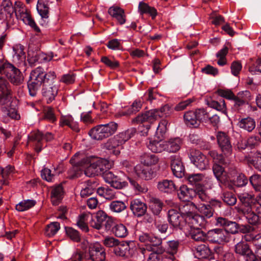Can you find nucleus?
I'll use <instances>...</instances> for the list:
<instances>
[{
  "instance_id": "nucleus-1",
  "label": "nucleus",
  "mask_w": 261,
  "mask_h": 261,
  "mask_svg": "<svg viewBox=\"0 0 261 261\" xmlns=\"http://www.w3.org/2000/svg\"><path fill=\"white\" fill-rule=\"evenodd\" d=\"M82 160V164L85 168V174L89 177L107 172L113 165L112 162L107 159L93 156H80Z\"/></svg>"
},
{
  "instance_id": "nucleus-2",
  "label": "nucleus",
  "mask_w": 261,
  "mask_h": 261,
  "mask_svg": "<svg viewBox=\"0 0 261 261\" xmlns=\"http://www.w3.org/2000/svg\"><path fill=\"white\" fill-rule=\"evenodd\" d=\"M139 240L141 242L145 243V247L141 248V252L144 255L149 254L148 261L156 259L157 254L163 253L164 248L161 246L162 240L161 239L153 236L152 234L142 232L138 236Z\"/></svg>"
},
{
  "instance_id": "nucleus-3",
  "label": "nucleus",
  "mask_w": 261,
  "mask_h": 261,
  "mask_svg": "<svg viewBox=\"0 0 261 261\" xmlns=\"http://www.w3.org/2000/svg\"><path fill=\"white\" fill-rule=\"evenodd\" d=\"M187 179L190 184L194 186L197 192L196 197L202 201H207L209 198L206 191L213 187L214 184L212 178L205 176L203 174L197 173L189 175Z\"/></svg>"
},
{
  "instance_id": "nucleus-4",
  "label": "nucleus",
  "mask_w": 261,
  "mask_h": 261,
  "mask_svg": "<svg viewBox=\"0 0 261 261\" xmlns=\"http://www.w3.org/2000/svg\"><path fill=\"white\" fill-rule=\"evenodd\" d=\"M136 130L134 128L120 133L109 139L103 144V148L108 153L117 156L120 153L123 145L134 136Z\"/></svg>"
},
{
  "instance_id": "nucleus-5",
  "label": "nucleus",
  "mask_w": 261,
  "mask_h": 261,
  "mask_svg": "<svg viewBox=\"0 0 261 261\" xmlns=\"http://www.w3.org/2000/svg\"><path fill=\"white\" fill-rule=\"evenodd\" d=\"M44 70L41 67L36 68L30 73L28 87L30 94L32 96L36 95L37 91L44 82Z\"/></svg>"
},
{
  "instance_id": "nucleus-6",
  "label": "nucleus",
  "mask_w": 261,
  "mask_h": 261,
  "mask_svg": "<svg viewBox=\"0 0 261 261\" xmlns=\"http://www.w3.org/2000/svg\"><path fill=\"white\" fill-rule=\"evenodd\" d=\"M0 73L5 74L11 83L15 85H20L23 81V76L20 70L9 63L0 65Z\"/></svg>"
},
{
  "instance_id": "nucleus-7",
  "label": "nucleus",
  "mask_w": 261,
  "mask_h": 261,
  "mask_svg": "<svg viewBox=\"0 0 261 261\" xmlns=\"http://www.w3.org/2000/svg\"><path fill=\"white\" fill-rule=\"evenodd\" d=\"M12 92L9 83L4 78L0 77V105L6 107L13 106Z\"/></svg>"
},
{
  "instance_id": "nucleus-8",
  "label": "nucleus",
  "mask_w": 261,
  "mask_h": 261,
  "mask_svg": "<svg viewBox=\"0 0 261 261\" xmlns=\"http://www.w3.org/2000/svg\"><path fill=\"white\" fill-rule=\"evenodd\" d=\"M209 154L213 159L215 162V163L213 166V171L214 174L217 179L222 182V179L221 178L224 176V169L217 163L222 164L223 165H225L227 163L224 159L223 155L222 154H218L215 150L210 151L209 152Z\"/></svg>"
},
{
  "instance_id": "nucleus-9",
  "label": "nucleus",
  "mask_w": 261,
  "mask_h": 261,
  "mask_svg": "<svg viewBox=\"0 0 261 261\" xmlns=\"http://www.w3.org/2000/svg\"><path fill=\"white\" fill-rule=\"evenodd\" d=\"M206 239L213 243H225L229 242L230 234L223 229L215 228L207 232Z\"/></svg>"
},
{
  "instance_id": "nucleus-10",
  "label": "nucleus",
  "mask_w": 261,
  "mask_h": 261,
  "mask_svg": "<svg viewBox=\"0 0 261 261\" xmlns=\"http://www.w3.org/2000/svg\"><path fill=\"white\" fill-rule=\"evenodd\" d=\"M84 156L83 153H76L70 160V163L73 165L72 167L68 171V177L74 178L81 176L82 171L86 169V168L81 164L82 160L80 156Z\"/></svg>"
},
{
  "instance_id": "nucleus-11",
  "label": "nucleus",
  "mask_w": 261,
  "mask_h": 261,
  "mask_svg": "<svg viewBox=\"0 0 261 261\" xmlns=\"http://www.w3.org/2000/svg\"><path fill=\"white\" fill-rule=\"evenodd\" d=\"M158 119L159 115L157 114L156 109H152L139 115L132 120V122L134 123H148L146 125V129L148 130L150 128L151 124Z\"/></svg>"
},
{
  "instance_id": "nucleus-12",
  "label": "nucleus",
  "mask_w": 261,
  "mask_h": 261,
  "mask_svg": "<svg viewBox=\"0 0 261 261\" xmlns=\"http://www.w3.org/2000/svg\"><path fill=\"white\" fill-rule=\"evenodd\" d=\"M15 15L18 19L22 20L24 23L30 25L36 32H40L39 27L34 20L32 19L29 12L24 6L21 5L16 9Z\"/></svg>"
},
{
  "instance_id": "nucleus-13",
  "label": "nucleus",
  "mask_w": 261,
  "mask_h": 261,
  "mask_svg": "<svg viewBox=\"0 0 261 261\" xmlns=\"http://www.w3.org/2000/svg\"><path fill=\"white\" fill-rule=\"evenodd\" d=\"M216 137L218 144L222 153L226 156L231 155L232 147L230 138L228 135L224 132H219L216 135Z\"/></svg>"
},
{
  "instance_id": "nucleus-14",
  "label": "nucleus",
  "mask_w": 261,
  "mask_h": 261,
  "mask_svg": "<svg viewBox=\"0 0 261 261\" xmlns=\"http://www.w3.org/2000/svg\"><path fill=\"white\" fill-rule=\"evenodd\" d=\"M234 252L236 254L243 256L247 261H254L255 255L249 245L245 242L240 241L234 246Z\"/></svg>"
},
{
  "instance_id": "nucleus-15",
  "label": "nucleus",
  "mask_w": 261,
  "mask_h": 261,
  "mask_svg": "<svg viewBox=\"0 0 261 261\" xmlns=\"http://www.w3.org/2000/svg\"><path fill=\"white\" fill-rule=\"evenodd\" d=\"M105 250L99 243L96 242L90 246L88 258L98 261H105Z\"/></svg>"
},
{
  "instance_id": "nucleus-16",
  "label": "nucleus",
  "mask_w": 261,
  "mask_h": 261,
  "mask_svg": "<svg viewBox=\"0 0 261 261\" xmlns=\"http://www.w3.org/2000/svg\"><path fill=\"white\" fill-rule=\"evenodd\" d=\"M105 181L115 189H120L126 186V182L111 171L105 172L103 175Z\"/></svg>"
},
{
  "instance_id": "nucleus-17",
  "label": "nucleus",
  "mask_w": 261,
  "mask_h": 261,
  "mask_svg": "<svg viewBox=\"0 0 261 261\" xmlns=\"http://www.w3.org/2000/svg\"><path fill=\"white\" fill-rule=\"evenodd\" d=\"M190 158L194 165L201 170H205L208 167V160L199 151H195L193 154H191Z\"/></svg>"
},
{
  "instance_id": "nucleus-18",
  "label": "nucleus",
  "mask_w": 261,
  "mask_h": 261,
  "mask_svg": "<svg viewBox=\"0 0 261 261\" xmlns=\"http://www.w3.org/2000/svg\"><path fill=\"white\" fill-rule=\"evenodd\" d=\"M162 138L160 136H156L154 138L148 139L147 142L148 148L152 152L155 153H160L163 151H166L165 140H163Z\"/></svg>"
},
{
  "instance_id": "nucleus-19",
  "label": "nucleus",
  "mask_w": 261,
  "mask_h": 261,
  "mask_svg": "<svg viewBox=\"0 0 261 261\" xmlns=\"http://www.w3.org/2000/svg\"><path fill=\"white\" fill-rule=\"evenodd\" d=\"M185 222L187 224L185 229L187 230L200 228V227L204 226L205 223L203 216L195 214V213L191 216L187 217Z\"/></svg>"
},
{
  "instance_id": "nucleus-20",
  "label": "nucleus",
  "mask_w": 261,
  "mask_h": 261,
  "mask_svg": "<svg viewBox=\"0 0 261 261\" xmlns=\"http://www.w3.org/2000/svg\"><path fill=\"white\" fill-rule=\"evenodd\" d=\"M168 221L174 227L182 229L186 224L184 217L180 213L174 209L168 211Z\"/></svg>"
},
{
  "instance_id": "nucleus-21",
  "label": "nucleus",
  "mask_w": 261,
  "mask_h": 261,
  "mask_svg": "<svg viewBox=\"0 0 261 261\" xmlns=\"http://www.w3.org/2000/svg\"><path fill=\"white\" fill-rule=\"evenodd\" d=\"M131 172L132 176L144 180H149L152 178L153 173L151 170L144 167L141 165H137L134 167ZM129 172V171H128Z\"/></svg>"
},
{
  "instance_id": "nucleus-22",
  "label": "nucleus",
  "mask_w": 261,
  "mask_h": 261,
  "mask_svg": "<svg viewBox=\"0 0 261 261\" xmlns=\"http://www.w3.org/2000/svg\"><path fill=\"white\" fill-rule=\"evenodd\" d=\"M130 208L135 216L140 217L147 212V206L141 199L136 198L131 201Z\"/></svg>"
},
{
  "instance_id": "nucleus-23",
  "label": "nucleus",
  "mask_w": 261,
  "mask_h": 261,
  "mask_svg": "<svg viewBox=\"0 0 261 261\" xmlns=\"http://www.w3.org/2000/svg\"><path fill=\"white\" fill-rule=\"evenodd\" d=\"M182 144L183 141L180 138H170L165 140L166 151L168 153H176L180 149Z\"/></svg>"
},
{
  "instance_id": "nucleus-24",
  "label": "nucleus",
  "mask_w": 261,
  "mask_h": 261,
  "mask_svg": "<svg viewBox=\"0 0 261 261\" xmlns=\"http://www.w3.org/2000/svg\"><path fill=\"white\" fill-rule=\"evenodd\" d=\"M107 214L102 211H98L94 216L91 215L90 225L93 228L100 229L105 220H107Z\"/></svg>"
},
{
  "instance_id": "nucleus-25",
  "label": "nucleus",
  "mask_w": 261,
  "mask_h": 261,
  "mask_svg": "<svg viewBox=\"0 0 261 261\" xmlns=\"http://www.w3.org/2000/svg\"><path fill=\"white\" fill-rule=\"evenodd\" d=\"M12 58L13 62L16 64H20L24 62L25 55L24 47L20 44L13 45L12 47Z\"/></svg>"
},
{
  "instance_id": "nucleus-26",
  "label": "nucleus",
  "mask_w": 261,
  "mask_h": 261,
  "mask_svg": "<svg viewBox=\"0 0 261 261\" xmlns=\"http://www.w3.org/2000/svg\"><path fill=\"white\" fill-rule=\"evenodd\" d=\"M171 167L174 175L176 177H181L184 175L185 167L179 158L171 156Z\"/></svg>"
},
{
  "instance_id": "nucleus-27",
  "label": "nucleus",
  "mask_w": 261,
  "mask_h": 261,
  "mask_svg": "<svg viewBox=\"0 0 261 261\" xmlns=\"http://www.w3.org/2000/svg\"><path fill=\"white\" fill-rule=\"evenodd\" d=\"M44 88L42 90L43 96L46 98L47 102L49 103L51 102L57 96L58 91V88L55 84L43 85Z\"/></svg>"
},
{
  "instance_id": "nucleus-28",
  "label": "nucleus",
  "mask_w": 261,
  "mask_h": 261,
  "mask_svg": "<svg viewBox=\"0 0 261 261\" xmlns=\"http://www.w3.org/2000/svg\"><path fill=\"white\" fill-rule=\"evenodd\" d=\"M238 197L244 207L243 209H248V211H250V208L253 207L255 203V199L253 195L244 192L239 194Z\"/></svg>"
},
{
  "instance_id": "nucleus-29",
  "label": "nucleus",
  "mask_w": 261,
  "mask_h": 261,
  "mask_svg": "<svg viewBox=\"0 0 261 261\" xmlns=\"http://www.w3.org/2000/svg\"><path fill=\"white\" fill-rule=\"evenodd\" d=\"M108 13L115 18L120 24H123L126 21L124 10L118 6L111 7L108 10Z\"/></svg>"
},
{
  "instance_id": "nucleus-30",
  "label": "nucleus",
  "mask_w": 261,
  "mask_h": 261,
  "mask_svg": "<svg viewBox=\"0 0 261 261\" xmlns=\"http://www.w3.org/2000/svg\"><path fill=\"white\" fill-rule=\"evenodd\" d=\"M197 207L192 202H189L181 204L179 207V211L181 215L184 217L185 221L187 217L194 215Z\"/></svg>"
},
{
  "instance_id": "nucleus-31",
  "label": "nucleus",
  "mask_w": 261,
  "mask_h": 261,
  "mask_svg": "<svg viewBox=\"0 0 261 261\" xmlns=\"http://www.w3.org/2000/svg\"><path fill=\"white\" fill-rule=\"evenodd\" d=\"M29 141L33 142L35 145V149L37 152L41 150L43 146V134L38 130L32 132L28 136Z\"/></svg>"
},
{
  "instance_id": "nucleus-32",
  "label": "nucleus",
  "mask_w": 261,
  "mask_h": 261,
  "mask_svg": "<svg viewBox=\"0 0 261 261\" xmlns=\"http://www.w3.org/2000/svg\"><path fill=\"white\" fill-rule=\"evenodd\" d=\"M157 186L160 191L165 193H171L177 188L174 181L169 179H163L159 181Z\"/></svg>"
},
{
  "instance_id": "nucleus-33",
  "label": "nucleus",
  "mask_w": 261,
  "mask_h": 261,
  "mask_svg": "<svg viewBox=\"0 0 261 261\" xmlns=\"http://www.w3.org/2000/svg\"><path fill=\"white\" fill-rule=\"evenodd\" d=\"M168 247L165 251L164 249L163 253L160 254H157L159 257L164 258L165 256L166 257H169L172 255L174 256V254L176 253L178 247V242L176 241H170L167 242Z\"/></svg>"
},
{
  "instance_id": "nucleus-34",
  "label": "nucleus",
  "mask_w": 261,
  "mask_h": 261,
  "mask_svg": "<svg viewBox=\"0 0 261 261\" xmlns=\"http://www.w3.org/2000/svg\"><path fill=\"white\" fill-rule=\"evenodd\" d=\"M89 135L92 139L95 140H101L108 138L103 124L98 125L91 129Z\"/></svg>"
},
{
  "instance_id": "nucleus-35",
  "label": "nucleus",
  "mask_w": 261,
  "mask_h": 261,
  "mask_svg": "<svg viewBox=\"0 0 261 261\" xmlns=\"http://www.w3.org/2000/svg\"><path fill=\"white\" fill-rule=\"evenodd\" d=\"M184 119L187 125L197 127L199 125V121L196 111H189L185 113Z\"/></svg>"
},
{
  "instance_id": "nucleus-36",
  "label": "nucleus",
  "mask_w": 261,
  "mask_h": 261,
  "mask_svg": "<svg viewBox=\"0 0 261 261\" xmlns=\"http://www.w3.org/2000/svg\"><path fill=\"white\" fill-rule=\"evenodd\" d=\"M129 243L119 242V244L114 248V252L117 256L124 257L129 255Z\"/></svg>"
},
{
  "instance_id": "nucleus-37",
  "label": "nucleus",
  "mask_w": 261,
  "mask_h": 261,
  "mask_svg": "<svg viewBox=\"0 0 261 261\" xmlns=\"http://www.w3.org/2000/svg\"><path fill=\"white\" fill-rule=\"evenodd\" d=\"M113 233L119 238H124L128 234L126 226L122 223H115L112 228Z\"/></svg>"
},
{
  "instance_id": "nucleus-38",
  "label": "nucleus",
  "mask_w": 261,
  "mask_h": 261,
  "mask_svg": "<svg viewBox=\"0 0 261 261\" xmlns=\"http://www.w3.org/2000/svg\"><path fill=\"white\" fill-rule=\"evenodd\" d=\"M193 190L189 189L187 186L182 185L180 187L178 192L179 198L184 201H189L192 198Z\"/></svg>"
},
{
  "instance_id": "nucleus-39",
  "label": "nucleus",
  "mask_w": 261,
  "mask_h": 261,
  "mask_svg": "<svg viewBox=\"0 0 261 261\" xmlns=\"http://www.w3.org/2000/svg\"><path fill=\"white\" fill-rule=\"evenodd\" d=\"M194 254L197 257L206 258L210 255L211 250L204 244H200L194 247Z\"/></svg>"
},
{
  "instance_id": "nucleus-40",
  "label": "nucleus",
  "mask_w": 261,
  "mask_h": 261,
  "mask_svg": "<svg viewBox=\"0 0 261 261\" xmlns=\"http://www.w3.org/2000/svg\"><path fill=\"white\" fill-rule=\"evenodd\" d=\"M60 124L61 126L67 125L75 132H79V128L77 124L74 122L73 119L71 116H62L60 121Z\"/></svg>"
},
{
  "instance_id": "nucleus-41",
  "label": "nucleus",
  "mask_w": 261,
  "mask_h": 261,
  "mask_svg": "<svg viewBox=\"0 0 261 261\" xmlns=\"http://www.w3.org/2000/svg\"><path fill=\"white\" fill-rule=\"evenodd\" d=\"M239 126L248 132H251L255 127L254 120L250 117L241 119L239 122Z\"/></svg>"
},
{
  "instance_id": "nucleus-42",
  "label": "nucleus",
  "mask_w": 261,
  "mask_h": 261,
  "mask_svg": "<svg viewBox=\"0 0 261 261\" xmlns=\"http://www.w3.org/2000/svg\"><path fill=\"white\" fill-rule=\"evenodd\" d=\"M163 207L162 202L159 199L152 197L150 199L149 207L153 214L159 215Z\"/></svg>"
},
{
  "instance_id": "nucleus-43",
  "label": "nucleus",
  "mask_w": 261,
  "mask_h": 261,
  "mask_svg": "<svg viewBox=\"0 0 261 261\" xmlns=\"http://www.w3.org/2000/svg\"><path fill=\"white\" fill-rule=\"evenodd\" d=\"M63 195V188L61 186H58L54 187L51 193V199L54 205L58 204L62 199Z\"/></svg>"
},
{
  "instance_id": "nucleus-44",
  "label": "nucleus",
  "mask_w": 261,
  "mask_h": 261,
  "mask_svg": "<svg viewBox=\"0 0 261 261\" xmlns=\"http://www.w3.org/2000/svg\"><path fill=\"white\" fill-rule=\"evenodd\" d=\"M188 230L189 236L196 241L204 242L206 239V235L200 228H192Z\"/></svg>"
},
{
  "instance_id": "nucleus-45",
  "label": "nucleus",
  "mask_w": 261,
  "mask_h": 261,
  "mask_svg": "<svg viewBox=\"0 0 261 261\" xmlns=\"http://www.w3.org/2000/svg\"><path fill=\"white\" fill-rule=\"evenodd\" d=\"M159 162V158L155 154L145 153L141 156V162L146 166L156 164Z\"/></svg>"
},
{
  "instance_id": "nucleus-46",
  "label": "nucleus",
  "mask_w": 261,
  "mask_h": 261,
  "mask_svg": "<svg viewBox=\"0 0 261 261\" xmlns=\"http://www.w3.org/2000/svg\"><path fill=\"white\" fill-rule=\"evenodd\" d=\"M37 10L42 18H47L48 17L49 8L44 0L38 1Z\"/></svg>"
},
{
  "instance_id": "nucleus-47",
  "label": "nucleus",
  "mask_w": 261,
  "mask_h": 261,
  "mask_svg": "<svg viewBox=\"0 0 261 261\" xmlns=\"http://www.w3.org/2000/svg\"><path fill=\"white\" fill-rule=\"evenodd\" d=\"M197 209L203 217L209 218L213 215L214 210L208 204L200 203L198 205Z\"/></svg>"
},
{
  "instance_id": "nucleus-48",
  "label": "nucleus",
  "mask_w": 261,
  "mask_h": 261,
  "mask_svg": "<svg viewBox=\"0 0 261 261\" xmlns=\"http://www.w3.org/2000/svg\"><path fill=\"white\" fill-rule=\"evenodd\" d=\"M58 174L59 172H57L55 169L53 171L48 168H44L41 171V175L42 178L47 181L53 182L55 179V176Z\"/></svg>"
},
{
  "instance_id": "nucleus-49",
  "label": "nucleus",
  "mask_w": 261,
  "mask_h": 261,
  "mask_svg": "<svg viewBox=\"0 0 261 261\" xmlns=\"http://www.w3.org/2000/svg\"><path fill=\"white\" fill-rule=\"evenodd\" d=\"M2 13H6V19L11 17L14 12L12 4L10 0H3L1 5Z\"/></svg>"
},
{
  "instance_id": "nucleus-50",
  "label": "nucleus",
  "mask_w": 261,
  "mask_h": 261,
  "mask_svg": "<svg viewBox=\"0 0 261 261\" xmlns=\"http://www.w3.org/2000/svg\"><path fill=\"white\" fill-rule=\"evenodd\" d=\"M109 207L111 211L115 213H120L126 208L124 202L120 200H115L112 201L109 204Z\"/></svg>"
},
{
  "instance_id": "nucleus-51",
  "label": "nucleus",
  "mask_w": 261,
  "mask_h": 261,
  "mask_svg": "<svg viewBox=\"0 0 261 261\" xmlns=\"http://www.w3.org/2000/svg\"><path fill=\"white\" fill-rule=\"evenodd\" d=\"M60 228L59 223L57 222H51L47 225L45 234L49 237H53L55 235Z\"/></svg>"
},
{
  "instance_id": "nucleus-52",
  "label": "nucleus",
  "mask_w": 261,
  "mask_h": 261,
  "mask_svg": "<svg viewBox=\"0 0 261 261\" xmlns=\"http://www.w3.org/2000/svg\"><path fill=\"white\" fill-rule=\"evenodd\" d=\"M35 203L33 200H24L16 205V210L19 212L25 211L34 206Z\"/></svg>"
},
{
  "instance_id": "nucleus-53",
  "label": "nucleus",
  "mask_w": 261,
  "mask_h": 261,
  "mask_svg": "<svg viewBox=\"0 0 261 261\" xmlns=\"http://www.w3.org/2000/svg\"><path fill=\"white\" fill-rule=\"evenodd\" d=\"M139 10L141 14H149L152 18L156 15V10L153 7L149 6L147 4L141 2L139 5Z\"/></svg>"
},
{
  "instance_id": "nucleus-54",
  "label": "nucleus",
  "mask_w": 261,
  "mask_h": 261,
  "mask_svg": "<svg viewBox=\"0 0 261 261\" xmlns=\"http://www.w3.org/2000/svg\"><path fill=\"white\" fill-rule=\"evenodd\" d=\"M259 138L256 136H251L246 141H244L245 146L239 144L238 147L241 149H245L246 147L252 148L257 146L259 143Z\"/></svg>"
},
{
  "instance_id": "nucleus-55",
  "label": "nucleus",
  "mask_w": 261,
  "mask_h": 261,
  "mask_svg": "<svg viewBox=\"0 0 261 261\" xmlns=\"http://www.w3.org/2000/svg\"><path fill=\"white\" fill-rule=\"evenodd\" d=\"M252 210L253 207L250 208V211H248V209H243V211L245 214L248 222L251 224H255L258 221L259 217L253 212Z\"/></svg>"
},
{
  "instance_id": "nucleus-56",
  "label": "nucleus",
  "mask_w": 261,
  "mask_h": 261,
  "mask_svg": "<svg viewBox=\"0 0 261 261\" xmlns=\"http://www.w3.org/2000/svg\"><path fill=\"white\" fill-rule=\"evenodd\" d=\"M168 124V121L166 119H162L160 121L156 129V136L160 135L161 138H164V135L167 131Z\"/></svg>"
},
{
  "instance_id": "nucleus-57",
  "label": "nucleus",
  "mask_w": 261,
  "mask_h": 261,
  "mask_svg": "<svg viewBox=\"0 0 261 261\" xmlns=\"http://www.w3.org/2000/svg\"><path fill=\"white\" fill-rule=\"evenodd\" d=\"M208 105L210 107L226 114V105L223 99H221L219 101L213 100Z\"/></svg>"
},
{
  "instance_id": "nucleus-58",
  "label": "nucleus",
  "mask_w": 261,
  "mask_h": 261,
  "mask_svg": "<svg viewBox=\"0 0 261 261\" xmlns=\"http://www.w3.org/2000/svg\"><path fill=\"white\" fill-rule=\"evenodd\" d=\"M250 182L254 190L261 192V176L258 174H254L250 177Z\"/></svg>"
},
{
  "instance_id": "nucleus-59",
  "label": "nucleus",
  "mask_w": 261,
  "mask_h": 261,
  "mask_svg": "<svg viewBox=\"0 0 261 261\" xmlns=\"http://www.w3.org/2000/svg\"><path fill=\"white\" fill-rule=\"evenodd\" d=\"M14 172V167L11 165H8L5 168L0 167V176L4 179L9 178Z\"/></svg>"
},
{
  "instance_id": "nucleus-60",
  "label": "nucleus",
  "mask_w": 261,
  "mask_h": 261,
  "mask_svg": "<svg viewBox=\"0 0 261 261\" xmlns=\"http://www.w3.org/2000/svg\"><path fill=\"white\" fill-rule=\"evenodd\" d=\"M246 242H252L258 247L257 249H261V233H255L254 235H247L245 237Z\"/></svg>"
},
{
  "instance_id": "nucleus-61",
  "label": "nucleus",
  "mask_w": 261,
  "mask_h": 261,
  "mask_svg": "<svg viewBox=\"0 0 261 261\" xmlns=\"http://www.w3.org/2000/svg\"><path fill=\"white\" fill-rule=\"evenodd\" d=\"M44 119L51 122L56 121L57 118L55 116L54 110L51 107H47L44 110Z\"/></svg>"
},
{
  "instance_id": "nucleus-62",
  "label": "nucleus",
  "mask_w": 261,
  "mask_h": 261,
  "mask_svg": "<svg viewBox=\"0 0 261 261\" xmlns=\"http://www.w3.org/2000/svg\"><path fill=\"white\" fill-rule=\"evenodd\" d=\"M103 126L105 128L107 137H109L115 133L117 129L118 125L114 122H110L109 123L103 124Z\"/></svg>"
},
{
  "instance_id": "nucleus-63",
  "label": "nucleus",
  "mask_w": 261,
  "mask_h": 261,
  "mask_svg": "<svg viewBox=\"0 0 261 261\" xmlns=\"http://www.w3.org/2000/svg\"><path fill=\"white\" fill-rule=\"evenodd\" d=\"M53 57V53H49L47 54L41 53L37 55L36 60L39 63H44L51 61Z\"/></svg>"
},
{
  "instance_id": "nucleus-64",
  "label": "nucleus",
  "mask_w": 261,
  "mask_h": 261,
  "mask_svg": "<svg viewBox=\"0 0 261 261\" xmlns=\"http://www.w3.org/2000/svg\"><path fill=\"white\" fill-rule=\"evenodd\" d=\"M103 244L107 247L114 248L119 243V241L112 237H107L103 240Z\"/></svg>"
}]
</instances>
